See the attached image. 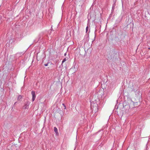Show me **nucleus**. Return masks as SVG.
<instances>
[{"instance_id":"f257e3e1","label":"nucleus","mask_w":150,"mask_h":150,"mask_svg":"<svg viewBox=\"0 0 150 150\" xmlns=\"http://www.w3.org/2000/svg\"><path fill=\"white\" fill-rule=\"evenodd\" d=\"M31 94L32 96V101H33L36 98V96L35 93V92L34 91H32L31 92Z\"/></svg>"},{"instance_id":"f03ea898","label":"nucleus","mask_w":150,"mask_h":150,"mask_svg":"<svg viewBox=\"0 0 150 150\" xmlns=\"http://www.w3.org/2000/svg\"><path fill=\"white\" fill-rule=\"evenodd\" d=\"M29 106V103H27L26 104H25L24 105L23 107V108L24 109H25L27 108H28Z\"/></svg>"},{"instance_id":"7ed1b4c3","label":"nucleus","mask_w":150,"mask_h":150,"mask_svg":"<svg viewBox=\"0 0 150 150\" xmlns=\"http://www.w3.org/2000/svg\"><path fill=\"white\" fill-rule=\"evenodd\" d=\"M54 132H55L57 135H58L59 133L58 132V130L57 128L56 127H54Z\"/></svg>"},{"instance_id":"20e7f679","label":"nucleus","mask_w":150,"mask_h":150,"mask_svg":"<svg viewBox=\"0 0 150 150\" xmlns=\"http://www.w3.org/2000/svg\"><path fill=\"white\" fill-rule=\"evenodd\" d=\"M22 97L21 96L19 95L18 96L17 100H18L19 101L22 98Z\"/></svg>"},{"instance_id":"39448f33","label":"nucleus","mask_w":150,"mask_h":150,"mask_svg":"<svg viewBox=\"0 0 150 150\" xmlns=\"http://www.w3.org/2000/svg\"><path fill=\"white\" fill-rule=\"evenodd\" d=\"M68 58L67 57V58L66 57V58H65L62 61V64H63L64 62L66 61L67 60H68Z\"/></svg>"},{"instance_id":"423d86ee","label":"nucleus","mask_w":150,"mask_h":150,"mask_svg":"<svg viewBox=\"0 0 150 150\" xmlns=\"http://www.w3.org/2000/svg\"><path fill=\"white\" fill-rule=\"evenodd\" d=\"M86 1V0H80V1L82 2V4H83L84 2Z\"/></svg>"},{"instance_id":"0eeeda50","label":"nucleus","mask_w":150,"mask_h":150,"mask_svg":"<svg viewBox=\"0 0 150 150\" xmlns=\"http://www.w3.org/2000/svg\"><path fill=\"white\" fill-rule=\"evenodd\" d=\"M88 26H87L86 27V32L87 33L88 31Z\"/></svg>"},{"instance_id":"6e6552de","label":"nucleus","mask_w":150,"mask_h":150,"mask_svg":"<svg viewBox=\"0 0 150 150\" xmlns=\"http://www.w3.org/2000/svg\"><path fill=\"white\" fill-rule=\"evenodd\" d=\"M45 66H47L48 65V64H44Z\"/></svg>"},{"instance_id":"1a4fd4ad","label":"nucleus","mask_w":150,"mask_h":150,"mask_svg":"<svg viewBox=\"0 0 150 150\" xmlns=\"http://www.w3.org/2000/svg\"><path fill=\"white\" fill-rule=\"evenodd\" d=\"M66 53H65V54H64V55L66 56Z\"/></svg>"}]
</instances>
